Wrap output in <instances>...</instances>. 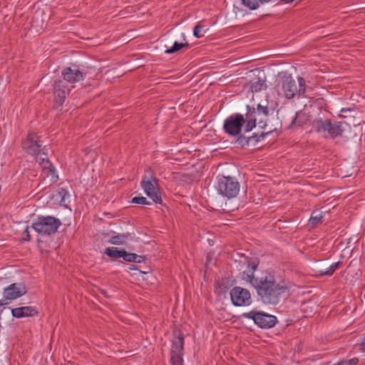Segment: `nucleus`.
<instances>
[{
  "label": "nucleus",
  "instance_id": "c85d7f7f",
  "mask_svg": "<svg viewBox=\"0 0 365 365\" xmlns=\"http://www.w3.org/2000/svg\"><path fill=\"white\" fill-rule=\"evenodd\" d=\"M131 202L138 205H151V202L147 200L146 197H134Z\"/></svg>",
  "mask_w": 365,
  "mask_h": 365
},
{
  "label": "nucleus",
  "instance_id": "20e7f679",
  "mask_svg": "<svg viewBox=\"0 0 365 365\" xmlns=\"http://www.w3.org/2000/svg\"><path fill=\"white\" fill-rule=\"evenodd\" d=\"M240 182L234 177L222 175L217 179L216 189L224 197L227 199L235 197L240 192Z\"/></svg>",
  "mask_w": 365,
  "mask_h": 365
},
{
  "label": "nucleus",
  "instance_id": "412c9836",
  "mask_svg": "<svg viewBox=\"0 0 365 365\" xmlns=\"http://www.w3.org/2000/svg\"><path fill=\"white\" fill-rule=\"evenodd\" d=\"M34 230L43 237L46 234V217H40L38 221L33 224Z\"/></svg>",
  "mask_w": 365,
  "mask_h": 365
},
{
  "label": "nucleus",
  "instance_id": "473e14b6",
  "mask_svg": "<svg viewBox=\"0 0 365 365\" xmlns=\"http://www.w3.org/2000/svg\"><path fill=\"white\" fill-rule=\"evenodd\" d=\"M298 116H299V114L297 113L296 114V116L294 117V118L292 120V125H299V126H302V124L299 123L298 121H297V118H298Z\"/></svg>",
  "mask_w": 365,
  "mask_h": 365
},
{
  "label": "nucleus",
  "instance_id": "72a5a7b5",
  "mask_svg": "<svg viewBox=\"0 0 365 365\" xmlns=\"http://www.w3.org/2000/svg\"><path fill=\"white\" fill-rule=\"evenodd\" d=\"M361 350L365 353V336L364 337L361 344H360Z\"/></svg>",
  "mask_w": 365,
  "mask_h": 365
},
{
  "label": "nucleus",
  "instance_id": "f704fd0d",
  "mask_svg": "<svg viewBox=\"0 0 365 365\" xmlns=\"http://www.w3.org/2000/svg\"><path fill=\"white\" fill-rule=\"evenodd\" d=\"M37 241H38V245L39 249L41 250H42V249H43L42 244L43 243V240L42 239H41L40 237H38Z\"/></svg>",
  "mask_w": 365,
  "mask_h": 365
},
{
  "label": "nucleus",
  "instance_id": "1a4fd4ad",
  "mask_svg": "<svg viewBox=\"0 0 365 365\" xmlns=\"http://www.w3.org/2000/svg\"><path fill=\"white\" fill-rule=\"evenodd\" d=\"M184 338L180 335L174 336L170 350V361L172 365H183L182 351Z\"/></svg>",
  "mask_w": 365,
  "mask_h": 365
},
{
  "label": "nucleus",
  "instance_id": "f03ea898",
  "mask_svg": "<svg viewBox=\"0 0 365 365\" xmlns=\"http://www.w3.org/2000/svg\"><path fill=\"white\" fill-rule=\"evenodd\" d=\"M245 115L236 113L225 120L222 128L226 134L237 138L244 133L251 132L256 127L255 108L247 105Z\"/></svg>",
  "mask_w": 365,
  "mask_h": 365
},
{
  "label": "nucleus",
  "instance_id": "2eb2a0df",
  "mask_svg": "<svg viewBox=\"0 0 365 365\" xmlns=\"http://www.w3.org/2000/svg\"><path fill=\"white\" fill-rule=\"evenodd\" d=\"M62 75L63 80L69 83L78 82L83 78L81 71L77 69H72L70 67L65 68L62 72Z\"/></svg>",
  "mask_w": 365,
  "mask_h": 365
},
{
  "label": "nucleus",
  "instance_id": "2f4dec72",
  "mask_svg": "<svg viewBox=\"0 0 365 365\" xmlns=\"http://www.w3.org/2000/svg\"><path fill=\"white\" fill-rule=\"evenodd\" d=\"M23 235H26V237H24V240H26V241H29L30 240L31 237H30V235H29V227H26L24 232H23Z\"/></svg>",
  "mask_w": 365,
  "mask_h": 365
},
{
  "label": "nucleus",
  "instance_id": "dca6fc26",
  "mask_svg": "<svg viewBox=\"0 0 365 365\" xmlns=\"http://www.w3.org/2000/svg\"><path fill=\"white\" fill-rule=\"evenodd\" d=\"M331 120L330 119H323L318 117L312 122L313 129L319 133H329Z\"/></svg>",
  "mask_w": 365,
  "mask_h": 365
},
{
  "label": "nucleus",
  "instance_id": "aec40b11",
  "mask_svg": "<svg viewBox=\"0 0 365 365\" xmlns=\"http://www.w3.org/2000/svg\"><path fill=\"white\" fill-rule=\"evenodd\" d=\"M47 178H50V180L53 183L58 181L59 177L56 167L47 159Z\"/></svg>",
  "mask_w": 365,
  "mask_h": 365
},
{
  "label": "nucleus",
  "instance_id": "cd10ccee",
  "mask_svg": "<svg viewBox=\"0 0 365 365\" xmlns=\"http://www.w3.org/2000/svg\"><path fill=\"white\" fill-rule=\"evenodd\" d=\"M322 218V212H320L319 211H315L312 213L310 221L312 222V224L317 225L321 222Z\"/></svg>",
  "mask_w": 365,
  "mask_h": 365
},
{
  "label": "nucleus",
  "instance_id": "393cba45",
  "mask_svg": "<svg viewBox=\"0 0 365 365\" xmlns=\"http://www.w3.org/2000/svg\"><path fill=\"white\" fill-rule=\"evenodd\" d=\"M341 265V262H337L333 263L326 270H320V275H322V276H324V275L331 276V275H332L334 274V272L336 271V269L339 268V267Z\"/></svg>",
  "mask_w": 365,
  "mask_h": 365
},
{
  "label": "nucleus",
  "instance_id": "f3484780",
  "mask_svg": "<svg viewBox=\"0 0 365 365\" xmlns=\"http://www.w3.org/2000/svg\"><path fill=\"white\" fill-rule=\"evenodd\" d=\"M33 312L34 309L31 307H17L11 309L13 317L16 318L32 316Z\"/></svg>",
  "mask_w": 365,
  "mask_h": 365
},
{
  "label": "nucleus",
  "instance_id": "39448f33",
  "mask_svg": "<svg viewBox=\"0 0 365 365\" xmlns=\"http://www.w3.org/2000/svg\"><path fill=\"white\" fill-rule=\"evenodd\" d=\"M42 143L36 134L31 133L22 142V148L29 154L36 155V161L41 165L42 169L45 170V153L43 151V148L41 149Z\"/></svg>",
  "mask_w": 365,
  "mask_h": 365
},
{
  "label": "nucleus",
  "instance_id": "9d476101",
  "mask_svg": "<svg viewBox=\"0 0 365 365\" xmlns=\"http://www.w3.org/2000/svg\"><path fill=\"white\" fill-rule=\"evenodd\" d=\"M26 293V288L22 283H13L5 287L3 296L9 302L14 300Z\"/></svg>",
  "mask_w": 365,
  "mask_h": 365
},
{
  "label": "nucleus",
  "instance_id": "4be33fe9",
  "mask_svg": "<svg viewBox=\"0 0 365 365\" xmlns=\"http://www.w3.org/2000/svg\"><path fill=\"white\" fill-rule=\"evenodd\" d=\"M123 259L128 262L140 263L144 261L145 257L135 253H128L124 250Z\"/></svg>",
  "mask_w": 365,
  "mask_h": 365
},
{
  "label": "nucleus",
  "instance_id": "6ab92c4d",
  "mask_svg": "<svg viewBox=\"0 0 365 365\" xmlns=\"http://www.w3.org/2000/svg\"><path fill=\"white\" fill-rule=\"evenodd\" d=\"M130 234L128 232L118 234V235L112 236L109 239L108 242L112 245H122L126 242V241L130 238Z\"/></svg>",
  "mask_w": 365,
  "mask_h": 365
},
{
  "label": "nucleus",
  "instance_id": "7c9ffc66",
  "mask_svg": "<svg viewBox=\"0 0 365 365\" xmlns=\"http://www.w3.org/2000/svg\"><path fill=\"white\" fill-rule=\"evenodd\" d=\"M262 86L263 83H262L260 81H258L252 84L251 89L253 92H258L262 90Z\"/></svg>",
  "mask_w": 365,
  "mask_h": 365
},
{
  "label": "nucleus",
  "instance_id": "423d86ee",
  "mask_svg": "<svg viewBox=\"0 0 365 365\" xmlns=\"http://www.w3.org/2000/svg\"><path fill=\"white\" fill-rule=\"evenodd\" d=\"M148 175H144L141 181V187L154 202L161 204L162 197L157 188V180L153 178L151 170H148Z\"/></svg>",
  "mask_w": 365,
  "mask_h": 365
},
{
  "label": "nucleus",
  "instance_id": "c756f323",
  "mask_svg": "<svg viewBox=\"0 0 365 365\" xmlns=\"http://www.w3.org/2000/svg\"><path fill=\"white\" fill-rule=\"evenodd\" d=\"M203 27L200 26L199 24H197L193 29V35L197 38H200L203 36L202 34Z\"/></svg>",
  "mask_w": 365,
  "mask_h": 365
},
{
  "label": "nucleus",
  "instance_id": "9b49d317",
  "mask_svg": "<svg viewBox=\"0 0 365 365\" xmlns=\"http://www.w3.org/2000/svg\"><path fill=\"white\" fill-rule=\"evenodd\" d=\"M49 201L52 206H62L67 208L70 202V194L63 187L58 188L51 194Z\"/></svg>",
  "mask_w": 365,
  "mask_h": 365
},
{
  "label": "nucleus",
  "instance_id": "ddd939ff",
  "mask_svg": "<svg viewBox=\"0 0 365 365\" xmlns=\"http://www.w3.org/2000/svg\"><path fill=\"white\" fill-rule=\"evenodd\" d=\"M70 89L66 86L65 81L59 80L54 84V98L56 103L62 105Z\"/></svg>",
  "mask_w": 365,
  "mask_h": 365
},
{
  "label": "nucleus",
  "instance_id": "5701e85b",
  "mask_svg": "<svg viewBox=\"0 0 365 365\" xmlns=\"http://www.w3.org/2000/svg\"><path fill=\"white\" fill-rule=\"evenodd\" d=\"M124 250H118L115 247H108L106 249L104 253L108 257L114 259L123 258Z\"/></svg>",
  "mask_w": 365,
  "mask_h": 365
},
{
  "label": "nucleus",
  "instance_id": "6e6552de",
  "mask_svg": "<svg viewBox=\"0 0 365 365\" xmlns=\"http://www.w3.org/2000/svg\"><path fill=\"white\" fill-rule=\"evenodd\" d=\"M232 304L237 307L249 306L252 303L250 292L240 287H235L230 291Z\"/></svg>",
  "mask_w": 365,
  "mask_h": 365
},
{
  "label": "nucleus",
  "instance_id": "7ed1b4c3",
  "mask_svg": "<svg viewBox=\"0 0 365 365\" xmlns=\"http://www.w3.org/2000/svg\"><path fill=\"white\" fill-rule=\"evenodd\" d=\"M281 91L287 99H292L295 96H304L305 94V80L302 77L298 78V85L292 76H284L280 83Z\"/></svg>",
  "mask_w": 365,
  "mask_h": 365
},
{
  "label": "nucleus",
  "instance_id": "f257e3e1",
  "mask_svg": "<svg viewBox=\"0 0 365 365\" xmlns=\"http://www.w3.org/2000/svg\"><path fill=\"white\" fill-rule=\"evenodd\" d=\"M258 264L257 259L247 260V269L242 272V279L256 289L258 297L264 304H277L281 295L286 292L287 287L276 283L274 274L267 271L256 272Z\"/></svg>",
  "mask_w": 365,
  "mask_h": 365
},
{
  "label": "nucleus",
  "instance_id": "a211bd4d",
  "mask_svg": "<svg viewBox=\"0 0 365 365\" xmlns=\"http://www.w3.org/2000/svg\"><path fill=\"white\" fill-rule=\"evenodd\" d=\"M61 225L59 219L52 216H47V235L54 234Z\"/></svg>",
  "mask_w": 365,
  "mask_h": 365
},
{
  "label": "nucleus",
  "instance_id": "bb28decb",
  "mask_svg": "<svg viewBox=\"0 0 365 365\" xmlns=\"http://www.w3.org/2000/svg\"><path fill=\"white\" fill-rule=\"evenodd\" d=\"M256 115H263L264 117H267L269 113V110L267 106H262L261 104H258L257 108L255 109Z\"/></svg>",
  "mask_w": 365,
  "mask_h": 365
},
{
  "label": "nucleus",
  "instance_id": "b1692460",
  "mask_svg": "<svg viewBox=\"0 0 365 365\" xmlns=\"http://www.w3.org/2000/svg\"><path fill=\"white\" fill-rule=\"evenodd\" d=\"M242 4L250 9L254 10L257 9L260 4L267 3L264 0H242Z\"/></svg>",
  "mask_w": 365,
  "mask_h": 365
},
{
  "label": "nucleus",
  "instance_id": "a878e982",
  "mask_svg": "<svg viewBox=\"0 0 365 365\" xmlns=\"http://www.w3.org/2000/svg\"><path fill=\"white\" fill-rule=\"evenodd\" d=\"M188 46H189V44L187 42L186 43H178V42L175 41L173 43V46L170 48L165 50V52L166 53H174L180 51L181 48H182L184 47H188Z\"/></svg>",
  "mask_w": 365,
  "mask_h": 365
},
{
  "label": "nucleus",
  "instance_id": "f8f14e48",
  "mask_svg": "<svg viewBox=\"0 0 365 365\" xmlns=\"http://www.w3.org/2000/svg\"><path fill=\"white\" fill-rule=\"evenodd\" d=\"M268 133H252L251 135H246L244 133L243 135L239 136L236 138L235 143L237 147L245 148L248 147L250 145H256L257 143L263 140L265 135Z\"/></svg>",
  "mask_w": 365,
  "mask_h": 365
},
{
  "label": "nucleus",
  "instance_id": "4468645a",
  "mask_svg": "<svg viewBox=\"0 0 365 365\" xmlns=\"http://www.w3.org/2000/svg\"><path fill=\"white\" fill-rule=\"evenodd\" d=\"M347 128H349V126L345 122L331 123L330 125V128L328 135L331 138H335L339 136H343L344 133L346 131Z\"/></svg>",
  "mask_w": 365,
  "mask_h": 365
},
{
  "label": "nucleus",
  "instance_id": "c9c22d12",
  "mask_svg": "<svg viewBox=\"0 0 365 365\" xmlns=\"http://www.w3.org/2000/svg\"><path fill=\"white\" fill-rule=\"evenodd\" d=\"M9 301L6 300V299L4 297L3 299L0 300V307L9 304Z\"/></svg>",
  "mask_w": 365,
  "mask_h": 365
},
{
  "label": "nucleus",
  "instance_id": "0eeeda50",
  "mask_svg": "<svg viewBox=\"0 0 365 365\" xmlns=\"http://www.w3.org/2000/svg\"><path fill=\"white\" fill-rule=\"evenodd\" d=\"M245 316L247 318L253 319L257 325L263 329L272 328L277 322L276 317L264 312L251 311L245 314Z\"/></svg>",
  "mask_w": 365,
  "mask_h": 365
}]
</instances>
